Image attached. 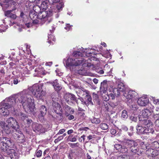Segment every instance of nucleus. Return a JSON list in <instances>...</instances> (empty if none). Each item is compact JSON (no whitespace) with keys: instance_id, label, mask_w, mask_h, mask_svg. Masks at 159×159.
Masks as SVG:
<instances>
[{"instance_id":"nucleus-53","label":"nucleus","mask_w":159,"mask_h":159,"mask_svg":"<svg viewBox=\"0 0 159 159\" xmlns=\"http://www.w3.org/2000/svg\"><path fill=\"white\" fill-rule=\"evenodd\" d=\"M109 98L111 97L112 99H114L115 98V96H116L114 93V94L112 93H110L109 95Z\"/></svg>"},{"instance_id":"nucleus-18","label":"nucleus","mask_w":159,"mask_h":159,"mask_svg":"<svg viewBox=\"0 0 159 159\" xmlns=\"http://www.w3.org/2000/svg\"><path fill=\"white\" fill-rule=\"evenodd\" d=\"M47 108L43 105L39 109V113L38 115L39 118V119H42L43 116L46 115L47 112Z\"/></svg>"},{"instance_id":"nucleus-10","label":"nucleus","mask_w":159,"mask_h":159,"mask_svg":"<svg viewBox=\"0 0 159 159\" xmlns=\"http://www.w3.org/2000/svg\"><path fill=\"white\" fill-rule=\"evenodd\" d=\"M136 129L137 132L139 134H144L149 133H152L154 131L153 129H152L151 128L148 129L145 128L143 126V125H142L141 126L138 125L136 127Z\"/></svg>"},{"instance_id":"nucleus-45","label":"nucleus","mask_w":159,"mask_h":159,"mask_svg":"<svg viewBox=\"0 0 159 159\" xmlns=\"http://www.w3.org/2000/svg\"><path fill=\"white\" fill-rule=\"evenodd\" d=\"M20 116L21 118L23 120H24L25 119H26L27 118V115H26V114L23 113L22 112L20 113Z\"/></svg>"},{"instance_id":"nucleus-14","label":"nucleus","mask_w":159,"mask_h":159,"mask_svg":"<svg viewBox=\"0 0 159 159\" xmlns=\"http://www.w3.org/2000/svg\"><path fill=\"white\" fill-rule=\"evenodd\" d=\"M125 89L124 84L121 82L118 85L117 88L114 89L113 93L116 96L120 95V92L123 91Z\"/></svg>"},{"instance_id":"nucleus-43","label":"nucleus","mask_w":159,"mask_h":159,"mask_svg":"<svg viewBox=\"0 0 159 159\" xmlns=\"http://www.w3.org/2000/svg\"><path fill=\"white\" fill-rule=\"evenodd\" d=\"M134 127L133 126H131L130 127L129 129L128 132L129 135L131 136L133 134Z\"/></svg>"},{"instance_id":"nucleus-9","label":"nucleus","mask_w":159,"mask_h":159,"mask_svg":"<svg viewBox=\"0 0 159 159\" xmlns=\"http://www.w3.org/2000/svg\"><path fill=\"white\" fill-rule=\"evenodd\" d=\"M32 128L33 131L39 134L45 132V129L40 124L34 123L33 124Z\"/></svg>"},{"instance_id":"nucleus-40","label":"nucleus","mask_w":159,"mask_h":159,"mask_svg":"<svg viewBox=\"0 0 159 159\" xmlns=\"http://www.w3.org/2000/svg\"><path fill=\"white\" fill-rule=\"evenodd\" d=\"M92 123L98 124L101 122L99 118H93L91 120Z\"/></svg>"},{"instance_id":"nucleus-49","label":"nucleus","mask_w":159,"mask_h":159,"mask_svg":"<svg viewBox=\"0 0 159 159\" xmlns=\"http://www.w3.org/2000/svg\"><path fill=\"white\" fill-rule=\"evenodd\" d=\"M59 0H49V2L51 4H54L58 2Z\"/></svg>"},{"instance_id":"nucleus-15","label":"nucleus","mask_w":159,"mask_h":159,"mask_svg":"<svg viewBox=\"0 0 159 159\" xmlns=\"http://www.w3.org/2000/svg\"><path fill=\"white\" fill-rule=\"evenodd\" d=\"M148 102L149 100L148 98L145 96L139 98L137 101L138 104L141 106H145L147 105Z\"/></svg>"},{"instance_id":"nucleus-23","label":"nucleus","mask_w":159,"mask_h":159,"mask_svg":"<svg viewBox=\"0 0 159 159\" xmlns=\"http://www.w3.org/2000/svg\"><path fill=\"white\" fill-rule=\"evenodd\" d=\"M146 153L148 156H151L152 157H155L158 155V151L153 149H149L146 151Z\"/></svg>"},{"instance_id":"nucleus-25","label":"nucleus","mask_w":159,"mask_h":159,"mask_svg":"<svg viewBox=\"0 0 159 159\" xmlns=\"http://www.w3.org/2000/svg\"><path fill=\"white\" fill-rule=\"evenodd\" d=\"M130 149L131 152L133 153H136L139 155L142 154L141 151H139V148L137 147V146H133Z\"/></svg>"},{"instance_id":"nucleus-3","label":"nucleus","mask_w":159,"mask_h":159,"mask_svg":"<svg viewBox=\"0 0 159 159\" xmlns=\"http://www.w3.org/2000/svg\"><path fill=\"white\" fill-rule=\"evenodd\" d=\"M86 61L83 58H75L69 57L67 60H64V64L66 63V66L70 68V69L72 68L75 67L80 66L81 64H83V66H89L90 65L88 63H85Z\"/></svg>"},{"instance_id":"nucleus-48","label":"nucleus","mask_w":159,"mask_h":159,"mask_svg":"<svg viewBox=\"0 0 159 159\" xmlns=\"http://www.w3.org/2000/svg\"><path fill=\"white\" fill-rule=\"evenodd\" d=\"M42 154V152L41 150H39L36 152V157H40Z\"/></svg>"},{"instance_id":"nucleus-30","label":"nucleus","mask_w":159,"mask_h":159,"mask_svg":"<svg viewBox=\"0 0 159 159\" xmlns=\"http://www.w3.org/2000/svg\"><path fill=\"white\" fill-rule=\"evenodd\" d=\"M30 23H28L25 24V26H23L22 25H19L17 24L16 25V26L15 25V26L18 29V31L19 32H21L22 31V28L23 27H24L25 28V26H26L27 28H28L30 27Z\"/></svg>"},{"instance_id":"nucleus-61","label":"nucleus","mask_w":159,"mask_h":159,"mask_svg":"<svg viewBox=\"0 0 159 159\" xmlns=\"http://www.w3.org/2000/svg\"><path fill=\"white\" fill-rule=\"evenodd\" d=\"M18 82V80L17 79H15L13 80V83L15 84H16Z\"/></svg>"},{"instance_id":"nucleus-8","label":"nucleus","mask_w":159,"mask_h":159,"mask_svg":"<svg viewBox=\"0 0 159 159\" xmlns=\"http://www.w3.org/2000/svg\"><path fill=\"white\" fill-rule=\"evenodd\" d=\"M15 139L17 140L20 143H22L25 141V138L23 134L18 129L14 131L13 134Z\"/></svg>"},{"instance_id":"nucleus-7","label":"nucleus","mask_w":159,"mask_h":159,"mask_svg":"<svg viewBox=\"0 0 159 159\" xmlns=\"http://www.w3.org/2000/svg\"><path fill=\"white\" fill-rule=\"evenodd\" d=\"M137 93L133 90H129L124 93V96L127 99L129 103L132 102L137 95Z\"/></svg>"},{"instance_id":"nucleus-41","label":"nucleus","mask_w":159,"mask_h":159,"mask_svg":"<svg viewBox=\"0 0 159 159\" xmlns=\"http://www.w3.org/2000/svg\"><path fill=\"white\" fill-rule=\"evenodd\" d=\"M73 55L74 57H77V56H81L82 55V53L81 52L78 51H74L73 53Z\"/></svg>"},{"instance_id":"nucleus-28","label":"nucleus","mask_w":159,"mask_h":159,"mask_svg":"<svg viewBox=\"0 0 159 159\" xmlns=\"http://www.w3.org/2000/svg\"><path fill=\"white\" fill-rule=\"evenodd\" d=\"M12 9L10 10H8L5 11V14L6 16L8 17H9L12 19H15L16 18V14L11 13V12L13 11Z\"/></svg>"},{"instance_id":"nucleus-26","label":"nucleus","mask_w":159,"mask_h":159,"mask_svg":"<svg viewBox=\"0 0 159 159\" xmlns=\"http://www.w3.org/2000/svg\"><path fill=\"white\" fill-rule=\"evenodd\" d=\"M85 101L84 102V103L86 105H88L89 104H91L92 105H93V103L92 101V98L91 96L89 94H88L87 96H86L84 98Z\"/></svg>"},{"instance_id":"nucleus-16","label":"nucleus","mask_w":159,"mask_h":159,"mask_svg":"<svg viewBox=\"0 0 159 159\" xmlns=\"http://www.w3.org/2000/svg\"><path fill=\"white\" fill-rule=\"evenodd\" d=\"M64 98L68 103L72 102L73 101L76 100V98L75 95L71 93H66L64 96Z\"/></svg>"},{"instance_id":"nucleus-6","label":"nucleus","mask_w":159,"mask_h":159,"mask_svg":"<svg viewBox=\"0 0 159 159\" xmlns=\"http://www.w3.org/2000/svg\"><path fill=\"white\" fill-rule=\"evenodd\" d=\"M29 90L37 99H42L45 94V91L42 90V87L37 84L30 87Z\"/></svg>"},{"instance_id":"nucleus-56","label":"nucleus","mask_w":159,"mask_h":159,"mask_svg":"<svg viewBox=\"0 0 159 159\" xmlns=\"http://www.w3.org/2000/svg\"><path fill=\"white\" fill-rule=\"evenodd\" d=\"M121 129L125 131H127L128 130V128L125 125H123L121 126Z\"/></svg>"},{"instance_id":"nucleus-24","label":"nucleus","mask_w":159,"mask_h":159,"mask_svg":"<svg viewBox=\"0 0 159 159\" xmlns=\"http://www.w3.org/2000/svg\"><path fill=\"white\" fill-rule=\"evenodd\" d=\"M107 81L106 80L103 81L101 84L100 89L101 92L105 93L107 90Z\"/></svg>"},{"instance_id":"nucleus-58","label":"nucleus","mask_w":159,"mask_h":159,"mask_svg":"<svg viewBox=\"0 0 159 159\" xmlns=\"http://www.w3.org/2000/svg\"><path fill=\"white\" fill-rule=\"evenodd\" d=\"M93 81L95 84H97L98 82V80L96 78H94L93 79Z\"/></svg>"},{"instance_id":"nucleus-54","label":"nucleus","mask_w":159,"mask_h":159,"mask_svg":"<svg viewBox=\"0 0 159 159\" xmlns=\"http://www.w3.org/2000/svg\"><path fill=\"white\" fill-rule=\"evenodd\" d=\"M153 102L155 104H159V99H154Z\"/></svg>"},{"instance_id":"nucleus-35","label":"nucleus","mask_w":159,"mask_h":159,"mask_svg":"<svg viewBox=\"0 0 159 159\" xmlns=\"http://www.w3.org/2000/svg\"><path fill=\"white\" fill-rule=\"evenodd\" d=\"M79 73L83 75L92 76V75L91 73H89L87 72L84 69H82L79 70Z\"/></svg>"},{"instance_id":"nucleus-1","label":"nucleus","mask_w":159,"mask_h":159,"mask_svg":"<svg viewBox=\"0 0 159 159\" xmlns=\"http://www.w3.org/2000/svg\"><path fill=\"white\" fill-rule=\"evenodd\" d=\"M23 90L15 95L7 98L0 103V114L4 116L9 114V111H15L21 105L27 112H33L35 108L33 98Z\"/></svg>"},{"instance_id":"nucleus-38","label":"nucleus","mask_w":159,"mask_h":159,"mask_svg":"<svg viewBox=\"0 0 159 159\" xmlns=\"http://www.w3.org/2000/svg\"><path fill=\"white\" fill-rule=\"evenodd\" d=\"M8 26L7 25L5 26L3 25H0V32L2 33L4 32L8 28Z\"/></svg>"},{"instance_id":"nucleus-42","label":"nucleus","mask_w":159,"mask_h":159,"mask_svg":"<svg viewBox=\"0 0 159 159\" xmlns=\"http://www.w3.org/2000/svg\"><path fill=\"white\" fill-rule=\"evenodd\" d=\"M48 39H49V41L48 42L50 44H51V40L53 41H55V39L54 38V37L52 36V35H51V34H49L48 36Z\"/></svg>"},{"instance_id":"nucleus-60","label":"nucleus","mask_w":159,"mask_h":159,"mask_svg":"<svg viewBox=\"0 0 159 159\" xmlns=\"http://www.w3.org/2000/svg\"><path fill=\"white\" fill-rule=\"evenodd\" d=\"M52 62H48L46 63H45V65L46 66H51L52 65Z\"/></svg>"},{"instance_id":"nucleus-36","label":"nucleus","mask_w":159,"mask_h":159,"mask_svg":"<svg viewBox=\"0 0 159 159\" xmlns=\"http://www.w3.org/2000/svg\"><path fill=\"white\" fill-rule=\"evenodd\" d=\"M128 148L126 146H125V145L123 143V146H122L120 152L123 153L127 152L128 151Z\"/></svg>"},{"instance_id":"nucleus-17","label":"nucleus","mask_w":159,"mask_h":159,"mask_svg":"<svg viewBox=\"0 0 159 159\" xmlns=\"http://www.w3.org/2000/svg\"><path fill=\"white\" fill-rule=\"evenodd\" d=\"M123 143L125 145V146H126L130 148L133 146H138V145L137 143L131 139H125L123 141Z\"/></svg>"},{"instance_id":"nucleus-50","label":"nucleus","mask_w":159,"mask_h":159,"mask_svg":"<svg viewBox=\"0 0 159 159\" xmlns=\"http://www.w3.org/2000/svg\"><path fill=\"white\" fill-rule=\"evenodd\" d=\"M65 131V129H62L59 130V132L56 134V135H60L62 134Z\"/></svg>"},{"instance_id":"nucleus-34","label":"nucleus","mask_w":159,"mask_h":159,"mask_svg":"<svg viewBox=\"0 0 159 159\" xmlns=\"http://www.w3.org/2000/svg\"><path fill=\"white\" fill-rule=\"evenodd\" d=\"M102 100L105 102H107L109 99V95L107 94H102Z\"/></svg>"},{"instance_id":"nucleus-59","label":"nucleus","mask_w":159,"mask_h":159,"mask_svg":"<svg viewBox=\"0 0 159 159\" xmlns=\"http://www.w3.org/2000/svg\"><path fill=\"white\" fill-rule=\"evenodd\" d=\"M27 123L28 124H30L32 122V120L30 119H27L26 120Z\"/></svg>"},{"instance_id":"nucleus-5","label":"nucleus","mask_w":159,"mask_h":159,"mask_svg":"<svg viewBox=\"0 0 159 159\" xmlns=\"http://www.w3.org/2000/svg\"><path fill=\"white\" fill-rule=\"evenodd\" d=\"M12 143V141L11 139L5 137L3 138L2 141L0 144L1 150L2 152L9 154L15 153L14 150L10 148V146ZM14 155H15V154Z\"/></svg>"},{"instance_id":"nucleus-37","label":"nucleus","mask_w":159,"mask_h":159,"mask_svg":"<svg viewBox=\"0 0 159 159\" xmlns=\"http://www.w3.org/2000/svg\"><path fill=\"white\" fill-rule=\"evenodd\" d=\"M118 103L117 102H110L109 103V105L110 106V107L113 109L115 108L118 105Z\"/></svg>"},{"instance_id":"nucleus-31","label":"nucleus","mask_w":159,"mask_h":159,"mask_svg":"<svg viewBox=\"0 0 159 159\" xmlns=\"http://www.w3.org/2000/svg\"><path fill=\"white\" fill-rule=\"evenodd\" d=\"M40 2L41 3L40 7L41 9L45 10L48 8V3L47 2L45 1L41 0Z\"/></svg>"},{"instance_id":"nucleus-21","label":"nucleus","mask_w":159,"mask_h":159,"mask_svg":"<svg viewBox=\"0 0 159 159\" xmlns=\"http://www.w3.org/2000/svg\"><path fill=\"white\" fill-rule=\"evenodd\" d=\"M49 82L52 85L56 91H58L61 89L62 87L61 84L58 83L57 80H56L52 82Z\"/></svg>"},{"instance_id":"nucleus-47","label":"nucleus","mask_w":159,"mask_h":159,"mask_svg":"<svg viewBox=\"0 0 159 159\" xmlns=\"http://www.w3.org/2000/svg\"><path fill=\"white\" fill-rule=\"evenodd\" d=\"M72 25H70L69 24H67L66 25V27L65 29L67 31L70 30L71 29V27Z\"/></svg>"},{"instance_id":"nucleus-62","label":"nucleus","mask_w":159,"mask_h":159,"mask_svg":"<svg viewBox=\"0 0 159 159\" xmlns=\"http://www.w3.org/2000/svg\"><path fill=\"white\" fill-rule=\"evenodd\" d=\"M73 130L72 129H70L69 130H68L67 131V134H71V133H72L73 132Z\"/></svg>"},{"instance_id":"nucleus-4","label":"nucleus","mask_w":159,"mask_h":159,"mask_svg":"<svg viewBox=\"0 0 159 159\" xmlns=\"http://www.w3.org/2000/svg\"><path fill=\"white\" fill-rule=\"evenodd\" d=\"M33 9L35 12L38 14V18L40 19L42 23H44L45 22L46 24L49 23L52 20V18L49 16V13L47 11H43L40 12L41 9L40 7L38 5H36L33 7Z\"/></svg>"},{"instance_id":"nucleus-29","label":"nucleus","mask_w":159,"mask_h":159,"mask_svg":"<svg viewBox=\"0 0 159 159\" xmlns=\"http://www.w3.org/2000/svg\"><path fill=\"white\" fill-rule=\"evenodd\" d=\"M80 93L81 96L84 98L89 94V91L84 89H81L80 91Z\"/></svg>"},{"instance_id":"nucleus-22","label":"nucleus","mask_w":159,"mask_h":159,"mask_svg":"<svg viewBox=\"0 0 159 159\" xmlns=\"http://www.w3.org/2000/svg\"><path fill=\"white\" fill-rule=\"evenodd\" d=\"M53 107L54 110L57 113L59 114L62 112V109L60 104L56 102L54 103L53 104Z\"/></svg>"},{"instance_id":"nucleus-63","label":"nucleus","mask_w":159,"mask_h":159,"mask_svg":"<svg viewBox=\"0 0 159 159\" xmlns=\"http://www.w3.org/2000/svg\"><path fill=\"white\" fill-rule=\"evenodd\" d=\"M93 135H89L88 137V139L89 140H90V139H92L93 138Z\"/></svg>"},{"instance_id":"nucleus-27","label":"nucleus","mask_w":159,"mask_h":159,"mask_svg":"<svg viewBox=\"0 0 159 159\" xmlns=\"http://www.w3.org/2000/svg\"><path fill=\"white\" fill-rule=\"evenodd\" d=\"M65 114L66 116H69L70 114H72L74 112L73 109L68 106H65Z\"/></svg>"},{"instance_id":"nucleus-11","label":"nucleus","mask_w":159,"mask_h":159,"mask_svg":"<svg viewBox=\"0 0 159 159\" xmlns=\"http://www.w3.org/2000/svg\"><path fill=\"white\" fill-rule=\"evenodd\" d=\"M1 5L2 7L11 8L12 10L16 9V2L13 0H5L3 4Z\"/></svg>"},{"instance_id":"nucleus-39","label":"nucleus","mask_w":159,"mask_h":159,"mask_svg":"<svg viewBox=\"0 0 159 159\" xmlns=\"http://www.w3.org/2000/svg\"><path fill=\"white\" fill-rule=\"evenodd\" d=\"M100 128L103 130H106L108 129V126L106 123H101L100 125Z\"/></svg>"},{"instance_id":"nucleus-44","label":"nucleus","mask_w":159,"mask_h":159,"mask_svg":"<svg viewBox=\"0 0 159 159\" xmlns=\"http://www.w3.org/2000/svg\"><path fill=\"white\" fill-rule=\"evenodd\" d=\"M122 145L120 144H116L114 145L115 148L117 150L120 152L121 148H122Z\"/></svg>"},{"instance_id":"nucleus-51","label":"nucleus","mask_w":159,"mask_h":159,"mask_svg":"<svg viewBox=\"0 0 159 159\" xmlns=\"http://www.w3.org/2000/svg\"><path fill=\"white\" fill-rule=\"evenodd\" d=\"M68 117V119L69 120H71L74 119V117L73 115H72L71 114H70L69 116H66Z\"/></svg>"},{"instance_id":"nucleus-52","label":"nucleus","mask_w":159,"mask_h":159,"mask_svg":"<svg viewBox=\"0 0 159 159\" xmlns=\"http://www.w3.org/2000/svg\"><path fill=\"white\" fill-rule=\"evenodd\" d=\"M130 119L132 121H134L136 122L137 120V118L136 117H134V116H131L130 117Z\"/></svg>"},{"instance_id":"nucleus-13","label":"nucleus","mask_w":159,"mask_h":159,"mask_svg":"<svg viewBox=\"0 0 159 159\" xmlns=\"http://www.w3.org/2000/svg\"><path fill=\"white\" fill-rule=\"evenodd\" d=\"M95 101L97 103L99 106V107H102L103 109V108H105V111L109 112L111 111L109 103H107V102H102L98 99L96 100Z\"/></svg>"},{"instance_id":"nucleus-2","label":"nucleus","mask_w":159,"mask_h":159,"mask_svg":"<svg viewBox=\"0 0 159 159\" xmlns=\"http://www.w3.org/2000/svg\"><path fill=\"white\" fill-rule=\"evenodd\" d=\"M0 126L2 130L7 134H9L11 132L10 127H11L16 131L19 128V125L16 120L13 117H10L6 120L5 123L4 121L0 122Z\"/></svg>"},{"instance_id":"nucleus-20","label":"nucleus","mask_w":159,"mask_h":159,"mask_svg":"<svg viewBox=\"0 0 159 159\" xmlns=\"http://www.w3.org/2000/svg\"><path fill=\"white\" fill-rule=\"evenodd\" d=\"M152 114V112L148 109H146L143 110L141 111V114L140 115L139 117H143V118H147L151 115Z\"/></svg>"},{"instance_id":"nucleus-57","label":"nucleus","mask_w":159,"mask_h":159,"mask_svg":"<svg viewBox=\"0 0 159 159\" xmlns=\"http://www.w3.org/2000/svg\"><path fill=\"white\" fill-rule=\"evenodd\" d=\"M155 124L157 126L159 127V119H157L156 120Z\"/></svg>"},{"instance_id":"nucleus-55","label":"nucleus","mask_w":159,"mask_h":159,"mask_svg":"<svg viewBox=\"0 0 159 159\" xmlns=\"http://www.w3.org/2000/svg\"><path fill=\"white\" fill-rule=\"evenodd\" d=\"M110 132L111 134L112 135L115 134L116 133V130L114 129H111Z\"/></svg>"},{"instance_id":"nucleus-33","label":"nucleus","mask_w":159,"mask_h":159,"mask_svg":"<svg viewBox=\"0 0 159 159\" xmlns=\"http://www.w3.org/2000/svg\"><path fill=\"white\" fill-rule=\"evenodd\" d=\"M121 117L122 119L124 120L126 119L128 117V115L126 111L124 110L122 111L121 114Z\"/></svg>"},{"instance_id":"nucleus-12","label":"nucleus","mask_w":159,"mask_h":159,"mask_svg":"<svg viewBox=\"0 0 159 159\" xmlns=\"http://www.w3.org/2000/svg\"><path fill=\"white\" fill-rule=\"evenodd\" d=\"M139 119L140 121V124L143 125L144 127L148 129L150 128L153 129L152 123L151 121L147 119L142 120L139 117Z\"/></svg>"},{"instance_id":"nucleus-32","label":"nucleus","mask_w":159,"mask_h":159,"mask_svg":"<svg viewBox=\"0 0 159 159\" xmlns=\"http://www.w3.org/2000/svg\"><path fill=\"white\" fill-rule=\"evenodd\" d=\"M77 138V135L74 136L73 135H70L68 136L67 139L68 141L74 142L76 141Z\"/></svg>"},{"instance_id":"nucleus-64","label":"nucleus","mask_w":159,"mask_h":159,"mask_svg":"<svg viewBox=\"0 0 159 159\" xmlns=\"http://www.w3.org/2000/svg\"><path fill=\"white\" fill-rule=\"evenodd\" d=\"M86 156L87 159H91V156L89 155L88 153L86 154Z\"/></svg>"},{"instance_id":"nucleus-19","label":"nucleus","mask_w":159,"mask_h":159,"mask_svg":"<svg viewBox=\"0 0 159 159\" xmlns=\"http://www.w3.org/2000/svg\"><path fill=\"white\" fill-rule=\"evenodd\" d=\"M63 7V3L62 2H60L57 5L56 8L57 10H52L51 11H49V16H51L54 13H56V12H59L61 10H62V8Z\"/></svg>"},{"instance_id":"nucleus-46","label":"nucleus","mask_w":159,"mask_h":159,"mask_svg":"<svg viewBox=\"0 0 159 159\" xmlns=\"http://www.w3.org/2000/svg\"><path fill=\"white\" fill-rule=\"evenodd\" d=\"M141 148L143 149H147V146L144 144V142H142L140 144Z\"/></svg>"}]
</instances>
